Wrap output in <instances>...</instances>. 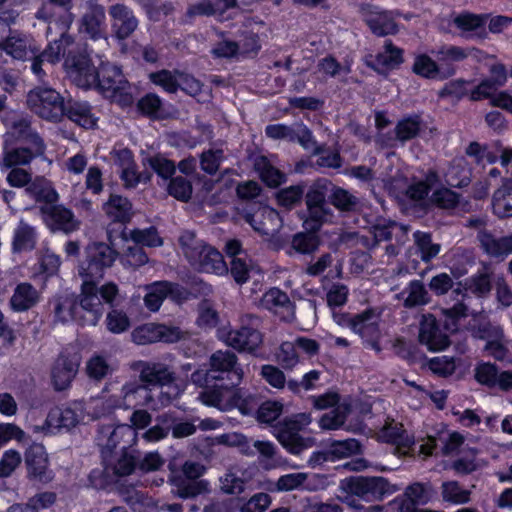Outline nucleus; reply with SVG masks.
I'll return each instance as SVG.
<instances>
[{
	"label": "nucleus",
	"mask_w": 512,
	"mask_h": 512,
	"mask_svg": "<svg viewBox=\"0 0 512 512\" xmlns=\"http://www.w3.org/2000/svg\"><path fill=\"white\" fill-rule=\"evenodd\" d=\"M97 285L83 281L79 295L74 293L56 295L50 301L55 320L72 322L81 327L96 326L102 318L104 306L97 298Z\"/></svg>",
	"instance_id": "f257e3e1"
},
{
	"label": "nucleus",
	"mask_w": 512,
	"mask_h": 512,
	"mask_svg": "<svg viewBox=\"0 0 512 512\" xmlns=\"http://www.w3.org/2000/svg\"><path fill=\"white\" fill-rule=\"evenodd\" d=\"M117 245L111 242H92L85 247L84 258L79 263V275L83 281L97 282L104 277L119 256Z\"/></svg>",
	"instance_id": "f03ea898"
},
{
	"label": "nucleus",
	"mask_w": 512,
	"mask_h": 512,
	"mask_svg": "<svg viewBox=\"0 0 512 512\" xmlns=\"http://www.w3.org/2000/svg\"><path fill=\"white\" fill-rule=\"evenodd\" d=\"M102 210L110 220L107 227V239L112 245H118V241L125 244L129 242L127 224L133 217V204L125 196L110 194L108 200L103 203Z\"/></svg>",
	"instance_id": "7ed1b4c3"
},
{
	"label": "nucleus",
	"mask_w": 512,
	"mask_h": 512,
	"mask_svg": "<svg viewBox=\"0 0 512 512\" xmlns=\"http://www.w3.org/2000/svg\"><path fill=\"white\" fill-rule=\"evenodd\" d=\"M258 316L248 314L242 319L239 328L231 329L226 335V342L238 352H246L254 357L265 359L261 352L264 335L258 329L260 325Z\"/></svg>",
	"instance_id": "20e7f679"
},
{
	"label": "nucleus",
	"mask_w": 512,
	"mask_h": 512,
	"mask_svg": "<svg viewBox=\"0 0 512 512\" xmlns=\"http://www.w3.org/2000/svg\"><path fill=\"white\" fill-rule=\"evenodd\" d=\"M64 97L55 89L48 87H36L27 95L29 109L40 118L59 122L65 114Z\"/></svg>",
	"instance_id": "39448f33"
},
{
	"label": "nucleus",
	"mask_w": 512,
	"mask_h": 512,
	"mask_svg": "<svg viewBox=\"0 0 512 512\" xmlns=\"http://www.w3.org/2000/svg\"><path fill=\"white\" fill-rule=\"evenodd\" d=\"M424 121L419 113L404 115L400 118L394 129L380 133L377 136V144L382 148H396L398 144L405 145L407 142L420 137L423 131Z\"/></svg>",
	"instance_id": "423d86ee"
},
{
	"label": "nucleus",
	"mask_w": 512,
	"mask_h": 512,
	"mask_svg": "<svg viewBox=\"0 0 512 512\" xmlns=\"http://www.w3.org/2000/svg\"><path fill=\"white\" fill-rule=\"evenodd\" d=\"M210 368L205 373L206 380L211 382L228 381L229 385H239L243 378L242 368L238 365V358L232 351L218 350L209 359Z\"/></svg>",
	"instance_id": "0eeeda50"
},
{
	"label": "nucleus",
	"mask_w": 512,
	"mask_h": 512,
	"mask_svg": "<svg viewBox=\"0 0 512 512\" xmlns=\"http://www.w3.org/2000/svg\"><path fill=\"white\" fill-rule=\"evenodd\" d=\"M122 406L125 409L146 407L147 409L157 410L159 406H164L170 403V397L167 396L163 400V392H159V398L156 399L152 388L143 385L137 380L126 382L121 388Z\"/></svg>",
	"instance_id": "6e6552de"
},
{
	"label": "nucleus",
	"mask_w": 512,
	"mask_h": 512,
	"mask_svg": "<svg viewBox=\"0 0 512 512\" xmlns=\"http://www.w3.org/2000/svg\"><path fill=\"white\" fill-rule=\"evenodd\" d=\"M63 66L79 88L90 90L91 84L96 81L97 65L86 51H69Z\"/></svg>",
	"instance_id": "1a4fd4ad"
},
{
	"label": "nucleus",
	"mask_w": 512,
	"mask_h": 512,
	"mask_svg": "<svg viewBox=\"0 0 512 512\" xmlns=\"http://www.w3.org/2000/svg\"><path fill=\"white\" fill-rule=\"evenodd\" d=\"M373 308L351 315L348 312L334 313L333 319L340 326H348L354 333L362 338L378 341L380 326Z\"/></svg>",
	"instance_id": "9d476101"
},
{
	"label": "nucleus",
	"mask_w": 512,
	"mask_h": 512,
	"mask_svg": "<svg viewBox=\"0 0 512 512\" xmlns=\"http://www.w3.org/2000/svg\"><path fill=\"white\" fill-rule=\"evenodd\" d=\"M17 142L18 139L14 135H4L0 155V170L2 172L10 168L29 165L33 159L40 156L32 147L18 146Z\"/></svg>",
	"instance_id": "9b49d317"
},
{
	"label": "nucleus",
	"mask_w": 512,
	"mask_h": 512,
	"mask_svg": "<svg viewBox=\"0 0 512 512\" xmlns=\"http://www.w3.org/2000/svg\"><path fill=\"white\" fill-rule=\"evenodd\" d=\"M358 12L370 31L378 37L395 35L399 31L398 24L389 11H379L371 3H361Z\"/></svg>",
	"instance_id": "f8f14e48"
},
{
	"label": "nucleus",
	"mask_w": 512,
	"mask_h": 512,
	"mask_svg": "<svg viewBox=\"0 0 512 512\" xmlns=\"http://www.w3.org/2000/svg\"><path fill=\"white\" fill-rule=\"evenodd\" d=\"M133 369L139 372V382L148 388H162L176 379L175 373L162 362L139 360L134 362Z\"/></svg>",
	"instance_id": "ddd939ff"
},
{
	"label": "nucleus",
	"mask_w": 512,
	"mask_h": 512,
	"mask_svg": "<svg viewBox=\"0 0 512 512\" xmlns=\"http://www.w3.org/2000/svg\"><path fill=\"white\" fill-rule=\"evenodd\" d=\"M28 478L47 484L54 479V472L49 468V458L43 444L33 443L25 452Z\"/></svg>",
	"instance_id": "4468645a"
},
{
	"label": "nucleus",
	"mask_w": 512,
	"mask_h": 512,
	"mask_svg": "<svg viewBox=\"0 0 512 512\" xmlns=\"http://www.w3.org/2000/svg\"><path fill=\"white\" fill-rule=\"evenodd\" d=\"M112 36L118 41L128 39L138 28L139 21L133 10L125 4L116 3L109 7Z\"/></svg>",
	"instance_id": "2eb2a0df"
},
{
	"label": "nucleus",
	"mask_w": 512,
	"mask_h": 512,
	"mask_svg": "<svg viewBox=\"0 0 512 512\" xmlns=\"http://www.w3.org/2000/svg\"><path fill=\"white\" fill-rule=\"evenodd\" d=\"M40 213L46 226L53 232L71 233L79 228V221L73 211L64 205H43Z\"/></svg>",
	"instance_id": "dca6fc26"
},
{
	"label": "nucleus",
	"mask_w": 512,
	"mask_h": 512,
	"mask_svg": "<svg viewBox=\"0 0 512 512\" xmlns=\"http://www.w3.org/2000/svg\"><path fill=\"white\" fill-rule=\"evenodd\" d=\"M80 365V357L76 353L61 352L51 369V381L56 391L70 387Z\"/></svg>",
	"instance_id": "f3484780"
},
{
	"label": "nucleus",
	"mask_w": 512,
	"mask_h": 512,
	"mask_svg": "<svg viewBox=\"0 0 512 512\" xmlns=\"http://www.w3.org/2000/svg\"><path fill=\"white\" fill-rule=\"evenodd\" d=\"M189 260L193 265H197L201 272L219 276L228 274V266L222 253L207 243L194 248V253Z\"/></svg>",
	"instance_id": "a211bd4d"
},
{
	"label": "nucleus",
	"mask_w": 512,
	"mask_h": 512,
	"mask_svg": "<svg viewBox=\"0 0 512 512\" xmlns=\"http://www.w3.org/2000/svg\"><path fill=\"white\" fill-rule=\"evenodd\" d=\"M418 339L430 352L444 351L451 343L449 336L441 330L436 317L432 314L423 316Z\"/></svg>",
	"instance_id": "6ab92c4d"
},
{
	"label": "nucleus",
	"mask_w": 512,
	"mask_h": 512,
	"mask_svg": "<svg viewBox=\"0 0 512 512\" xmlns=\"http://www.w3.org/2000/svg\"><path fill=\"white\" fill-rule=\"evenodd\" d=\"M101 434L107 436L105 442H102V437L99 438L101 454L104 459L112 456L118 447L121 451L128 450L131 442L136 437V433H133L132 427L129 424H119L113 428H103Z\"/></svg>",
	"instance_id": "aec40b11"
},
{
	"label": "nucleus",
	"mask_w": 512,
	"mask_h": 512,
	"mask_svg": "<svg viewBox=\"0 0 512 512\" xmlns=\"http://www.w3.org/2000/svg\"><path fill=\"white\" fill-rule=\"evenodd\" d=\"M438 498V491L431 482H413L409 484L403 494L398 496L394 503L398 507L425 506Z\"/></svg>",
	"instance_id": "412c9836"
},
{
	"label": "nucleus",
	"mask_w": 512,
	"mask_h": 512,
	"mask_svg": "<svg viewBox=\"0 0 512 512\" xmlns=\"http://www.w3.org/2000/svg\"><path fill=\"white\" fill-rule=\"evenodd\" d=\"M361 453V443L355 438H348L345 440H331L324 449L314 452L312 458L318 463L335 462Z\"/></svg>",
	"instance_id": "4be33fe9"
},
{
	"label": "nucleus",
	"mask_w": 512,
	"mask_h": 512,
	"mask_svg": "<svg viewBox=\"0 0 512 512\" xmlns=\"http://www.w3.org/2000/svg\"><path fill=\"white\" fill-rule=\"evenodd\" d=\"M488 13L476 14L470 11H462L453 19V24L468 39L484 41L488 38L487 22Z\"/></svg>",
	"instance_id": "5701e85b"
},
{
	"label": "nucleus",
	"mask_w": 512,
	"mask_h": 512,
	"mask_svg": "<svg viewBox=\"0 0 512 512\" xmlns=\"http://www.w3.org/2000/svg\"><path fill=\"white\" fill-rule=\"evenodd\" d=\"M328 184L330 183L327 180H318L304 194L309 218L318 226L322 224L327 214L326 194Z\"/></svg>",
	"instance_id": "b1692460"
},
{
	"label": "nucleus",
	"mask_w": 512,
	"mask_h": 512,
	"mask_svg": "<svg viewBox=\"0 0 512 512\" xmlns=\"http://www.w3.org/2000/svg\"><path fill=\"white\" fill-rule=\"evenodd\" d=\"M96 81L91 84L90 90H95L103 97L107 95L118 82H121L126 77L123 74L122 68L113 64L108 60H99L97 65Z\"/></svg>",
	"instance_id": "393cba45"
},
{
	"label": "nucleus",
	"mask_w": 512,
	"mask_h": 512,
	"mask_svg": "<svg viewBox=\"0 0 512 512\" xmlns=\"http://www.w3.org/2000/svg\"><path fill=\"white\" fill-rule=\"evenodd\" d=\"M237 385H229L228 381L212 380L208 382L204 377V388L200 394L203 404L208 407L223 409L229 407L230 395Z\"/></svg>",
	"instance_id": "a878e982"
},
{
	"label": "nucleus",
	"mask_w": 512,
	"mask_h": 512,
	"mask_svg": "<svg viewBox=\"0 0 512 512\" xmlns=\"http://www.w3.org/2000/svg\"><path fill=\"white\" fill-rule=\"evenodd\" d=\"M469 52L467 49L456 45L441 46L437 52V63L440 66V80H446L457 73L455 63L467 59Z\"/></svg>",
	"instance_id": "bb28decb"
},
{
	"label": "nucleus",
	"mask_w": 512,
	"mask_h": 512,
	"mask_svg": "<svg viewBox=\"0 0 512 512\" xmlns=\"http://www.w3.org/2000/svg\"><path fill=\"white\" fill-rule=\"evenodd\" d=\"M166 102L156 93L148 92L136 102V111L139 116L151 121H162L170 118Z\"/></svg>",
	"instance_id": "cd10ccee"
},
{
	"label": "nucleus",
	"mask_w": 512,
	"mask_h": 512,
	"mask_svg": "<svg viewBox=\"0 0 512 512\" xmlns=\"http://www.w3.org/2000/svg\"><path fill=\"white\" fill-rule=\"evenodd\" d=\"M64 117L84 129L95 128L98 121L87 101H77L72 98L66 100Z\"/></svg>",
	"instance_id": "c85d7f7f"
},
{
	"label": "nucleus",
	"mask_w": 512,
	"mask_h": 512,
	"mask_svg": "<svg viewBox=\"0 0 512 512\" xmlns=\"http://www.w3.org/2000/svg\"><path fill=\"white\" fill-rule=\"evenodd\" d=\"M169 483L172 487V493L183 500L192 499L210 491L207 480L186 479L171 474Z\"/></svg>",
	"instance_id": "c756f323"
},
{
	"label": "nucleus",
	"mask_w": 512,
	"mask_h": 512,
	"mask_svg": "<svg viewBox=\"0 0 512 512\" xmlns=\"http://www.w3.org/2000/svg\"><path fill=\"white\" fill-rule=\"evenodd\" d=\"M480 244L488 256L503 261L512 254V233L496 238L492 233L485 232L480 236Z\"/></svg>",
	"instance_id": "7c9ffc66"
},
{
	"label": "nucleus",
	"mask_w": 512,
	"mask_h": 512,
	"mask_svg": "<svg viewBox=\"0 0 512 512\" xmlns=\"http://www.w3.org/2000/svg\"><path fill=\"white\" fill-rule=\"evenodd\" d=\"M40 300L37 289L29 282L16 285L9 304L14 312H26L33 308Z\"/></svg>",
	"instance_id": "2f4dec72"
},
{
	"label": "nucleus",
	"mask_w": 512,
	"mask_h": 512,
	"mask_svg": "<svg viewBox=\"0 0 512 512\" xmlns=\"http://www.w3.org/2000/svg\"><path fill=\"white\" fill-rule=\"evenodd\" d=\"M403 62V49L395 46L391 40H387L384 44V52L376 55L375 62L367 61L366 66L380 74L382 71L378 68V65L386 70H393Z\"/></svg>",
	"instance_id": "473e14b6"
},
{
	"label": "nucleus",
	"mask_w": 512,
	"mask_h": 512,
	"mask_svg": "<svg viewBox=\"0 0 512 512\" xmlns=\"http://www.w3.org/2000/svg\"><path fill=\"white\" fill-rule=\"evenodd\" d=\"M379 436L383 443L399 449H410L415 444L414 435L409 434L402 423L385 424L380 430Z\"/></svg>",
	"instance_id": "72a5a7b5"
},
{
	"label": "nucleus",
	"mask_w": 512,
	"mask_h": 512,
	"mask_svg": "<svg viewBox=\"0 0 512 512\" xmlns=\"http://www.w3.org/2000/svg\"><path fill=\"white\" fill-rule=\"evenodd\" d=\"M105 9L100 4L91 5L81 19V28L92 40H98L103 36L105 24Z\"/></svg>",
	"instance_id": "f704fd0d"
},
{
	"label": "nucleus",
	"mask_w": 512,
	"mask_h": 512,
	"mask_svg": "<svg viewBox=\"0 0 512 512\" xmlns=\"http://www.w3.org/2000/svg\"><path fill=\"white\" fill-rule=\"evenodd\" d=\"M440 183V176L434 169H429L423 179L412 182L406 189L405 195L413 202H424L432 189Z\"/></svg>",
	"instance_id": "c9c22d12"
},
{
	"label": "nucleus",
	"mask_w": 512,
	"mask_h": 512,
	"mask_svg": "<svg viewBox=\"0 0 512 512\" xmlns=\"http://www.w3.org/2000/svg\"><path fill=\"white\" fill-rule=\"evenodd\" d=\"M0 49L12 58L22 61L28 58L29 52L32 54L36 53L31 45H29L27 36L20 33L2 39Z\"/></svg>",
	"instance_id": "e433bc0d"
},
{
	"label": "nucleus",
	"mask_w": 512,
	"mask_h": 512,
	"mask_svg": "<svg viewBox=\"0 0 512 512\" xmlns=\"http://www.w3.org/2000/svg\"><path fill=\"white\" fill-rule=\"evenodd\" d=\"M75 39L67 32L61 33L60 37L48 43L47 47L43 50V55L50 63H57L62 58L65 60L69 51H78L79 49H71L74 45Z\"/></svg>",
	"instance_id": "4c0bfd02"
},
{
	"label": "nucleus",
	"mask_w": 512,
	"mask_h": 512,
	"mask_svg": "<svg viewBox=\"0 0 512 512\" xmlns=\"http://www.w3.org/2000/svg\"><path fill=\"white\" fill-rule=\"evenodd\" d=\"M37 235L34 227L21 222L14 230L12 251L14 253L30 252L36 247Z\"/></svg>",
	"instance_id": "58836bf2"
},
{
	"label": "nucleus",
	"mask_w": 512,
	"mask_h": 512,
	"mask_svg": "<svg viewBox=\"0 0 512 512\" xmlns=\"http://www.w3.org/2000/svg\"><path fill=\"white\" fill-rule=\"evenodd\" d=\"M493 213L499 218L512 217V184L505 179L492 198Z\"/></svg>",
	"instance_id": "ea45409f"
},
{
	"label": "nucleus",
	"mask_w": 512,
	"mask_h": 512,
	"mask_svg": "<svg viewBox=\"0 0 512 512\" xmlns=\"http://www.w3.org/2000/svg\"><path fill=\"white\" fill-rule=\"evenodd\" d=\"M47 422L50 426L70 430L78 424L79 420L74 409L69 406L62 405L49 411Z\"/></svg>",
	"instance_id": "a19ab883"
},
{
	"label": "nucleus",
	"mask_w": 512,
	"mask_h": 512,
	"mask_svg": "<svg viewBox=\"0 0 512 512\" xmlns=\"http://www.w3.org/2000/svg\"><path fill=\"white\" fill-rule=\"evenodd\" d=\"M441 496L445 503L452 505L467 504L471 500V491L464 489L456 480L442 482Z\"/></svg>",
	"instance_id": "79ce46f5"
},
{
	"label": "nucleus",
	"mask_w": 512,
	"mask_h": 512,
	"mask_svg": "<svg viewBox=\"0 0 512 512\" xmlns=\"http://www.w3.org/2000/svg\"><path fill=\"white\" fill-rule=\"evenodd\" d=\"M14 129L18 133V140L21 139L26 143L30 144L33 149L36 150L38 155H43L46 150V145L40 134L31 127V124L27 120H19L15 122Z\"/></svg>",
	"instance_id": "37998d69"
},
{
	"label": "nucleus",
	"mask_w": 512,
	"mask_h": 512,
	"mask_svg": "<svg viewBox=\"0 0 512 512\" xmlns=\"http://www.w3.org/2000/svg\"><path fill=\"white\" fill-rule=\"evenodd\" d=\"M128 237L129 241L141 247L156 248L163 245V238L159 235L155 226L145 229L135 228L130 231L128 230Z\"/></svg>",
	"instance_id": "c03bdc74"
},
{
	"label": "nucleus",
	"mask_w": 512,
	"mask_h": 512,
	"mask_svg": "<svg viewBox=\"0 0 512 512\" xmlns=\"http://www.w3.org/2000/svg\"><path fill=\"white\" fill-rule=\"evenodd\" d=\"M412 72L424 79H439L440 66L428 54L421 53L416 55L412 65Z\"/></svg>",
	"instance_id": "a18cd8bd"
},
{
	"label": "nucleus",
	"mask_w": 512,
	"mask_h": 512,
	"mask_svg": "<svg viewBox=\"0 0 512 512\" xmlns=\"http://www.w3.org/2000/svg\"><path fill=\"white\" fill-rule=\"evenodd\" d=\"M408 289V296L405 298L403 303L405 308L412 309L421 307L431 302V296L422 281H410Z\"/></svg>",
	"instance_id": "49530a36"
},
{
	"label": "nucleus",
	"mask_w": 512,
	"mask_h": 512,
	"mask_svg": "<svg viewBox=\"0 0 512 512\" xmlns=\"http://www.w3.org/2000/svg\"><path fill=\"white\" fill-rule=\"evenodd\" d=\"M465 289L478 297L486 296L492 290V273L487 270L478 271L466 279Z\"/></svg>",
	"instance_id": "de8ad7c7"
},
{
	"label": "nucleus",
	"mask_w": 512,
	"mask_h": 512,
	"mask_svg": "<svg viewBox=\"0 0 512 512\" xmlns=\"http://www.w3.org/2000/svg\"><path fill=\"white\" fill-rule=\"evenodd\" d=\"M261 304L265 309L273 312L292 307V302L287 293L277 287L270 288L263 294Z\"/></svg>",
	"instance_id": "09e8293b"
},
{
	"label": "nucleus",
	"mask_w": 512,
	"mask_h": 512,
	"mask_svg": "<svg viewBox=\"0 0 512 512\" xmlns=\"http://www.w3.org/2000/svg\"><path fill=\"white\" fill-rule=\"evenodd\" d=\"M105 98H109L112 102L118 105L121 109H127L134 105L135 98L132 93L131 84L125 78L118 85L115 86Z\"/></svg>",
	"instance_id": "8fccbe9b"
},
{
	"label": "nucleus",
	"mask_w": 512,
	"mask_h": 512,
	"mask_svg": "<svg viewBox=\"0 0 512 512\" xmlns=\"http://www.w3.org/2000/svg\"><path fill=\"white\" fill-rule=\"evenodd\" d=\"M320 245V238L314 232H298L291 241V248L298 254H312Z\"/></svg>",
	"instance_id": "3c124183"
},
{
	"label": "nucleus",
	"mask_w": 512,
	"mask_h": 512,
	"mask_svg": "<svg viewBox=\"0 0 512 512\" xmlns=\"http://www.w3.org/2000/svg\"><path fill=\"white\" fill-rule=\"evenodd\" d=\"M305 185L299 183L283 188L278 191L276 200L279 206L286 209H292L302 202L305 194Z\"/></svg>",
	"instance_id": "603ef678"
},
{
	"label": "nucleus",
	"mask_w": 512,
	"mask_h": 512,
	"mask_svg": "<svg viewBox=\"0 0 512 512\" xmlns=\"http://www.w3.org/2000/svg\"><path fill=\"white\" fill-rule=\"evenodd\" d=\"M415 245L423 262H430L440 252V245L432 242L430 233L416 231L414 233Z\"/></svg>",
	"instance_id": "864d4df0"
},
{
	"label": "nucleus",
	"mask_w": 512,
	"mask_h": 512,
	"mask_svg": "<svg viewBox=\"0 0 512 512\" xmlns=\"http://www.w3.org/2000/svg\"><path fill=\"white\" fill-rule=\"evenodd\" d=\"M278 214L275 210L271 209L268 211V215L265 216L264 213H246L244 215V219L246 223H248L252 229L257 232L259 235L264 237H270L277 231L276 227H268L266 220H272L273 217H277Z\"/></svg>",
	"instance_id": "5fc2aeb1"
},
{
	"label": "nucleus",
	"mask_w": 512,
	"mask_h": 512,
	"mask_svg": "<svg viewBox=\"0 0 512 512\" xmlns=\"http://www.w3.org/2000/svg\"><path fill=\"white\" fill-rule=\"evenodd\" d=\"M328 201L336 209L343 212L355 210L358 204L356 196L351 194L348 190L337 186L333 187L330 195L328 196Z\"/></svg>",
	"instance_id": "6e6d98bb"
},
{
	"label": "nucleus",
	"mask_w": 512,
	"mask_h": 512,
	"mask_svg": "<svg viewBox=\"0 0 512 512\" xmlns=\"http://www.w3.org/2000/svg\"><path fill=\"white\" fill-rule=\"evenodd\" d=\"M143 163L149 165V167L164 180H170L176 172L175 162L165 158L160 153L147 157Z\"/></svg>",
	"instance_id": "4d7b16f0"
},
{
	"label": "nucleus",
	"mask_w": 512,
	"mask_h": 512,
	"mask_svg": "<svg viewBox=\"0 0 512 512\" xmlns=\"http://www.w3.org/2000/svg\"><path fill=\"white\" fill-rule=\"evenodd\" d=\"M444 328L451 332L459 330L460 321L468 316V306L463 301L456 302L452 307L444 309Z\"/></svg>",
	"instance_id": "13d9d810"
},
{
	"label": "nucleus",
	"mask_w": 512,
	"mask_h": 512,
	"mask_svg": "<svg viewBox=\"0 0 512 512\" xmlns=\"http://www.w3.org/2000/svg\"><path fill=\"white\" fill-rule=\"evenodd\" d=\"M170 196L181 202H188L193 193L192 183L183 176L172 177L167 186Z\"/></svg>",
	"instance_id": "bf43d9fd"
},
{
	"label": "nucleus",
	"mask_w": 512,
	"mask_h": 512,
	"mask_svg": "<svg viewBox=\"0 0 512 512\" xmlns=\"http://www.w3.org/2000/svg\"><path fill=\"white\" fill-rule=\"evenodd\" d=\"M429 200L437 208L454 209L459 204L460 195L450 188L440 187L433 191Z\"/></svg>",
	"instance_id": "052dcab7"
},
{
	"label": "nucleus",
	"mask_w": 512,
	"mask_h": 512,
	"mask_svg": "<svg viewBox=\"0 0 512 512\" xmlns=\"http://www.w3.org/2000/svg\"><path fill=\"white\" fill-rule=\"evenodd\" d=\"M87 480L90 487L96 490H107L116 483L117 478L112 470L110 471L109 467L105 466L104 469H92Z\"/></svg>",
	"instance_id": "680f3d73"
},
{
	"label": "nucleus",
	"mask_w": 512,
	"mask_h": 512,
	"mask_svg": "<svg viewBox=\"0 0 512 512\" xmlns=\"http://www.w3.org/2000/svg\"><path fill=\"white\" fill-rule=\"evenodd\" d=\"M163 280L155 281L147 286V293L144 296L145 307L151 312H157L164 300L167 298Z\"/></svg>",
	"instance_id": "e2e57ef3"
},
{
	"label": "nucleus",
	"mask_w": 512,
	"mask_h": 512,
	"mask_svg": "<svg viewBox=\"0 0 512 512\" xmlns=\"http://www.w3.org/2000/svg\"><path fill=\"white\" fill-rule=\"evenodd\" d=\"M276 361L285 370H292L299 363V355L293 342L284 341L280 344Z\"/></svg>",
	"instance_id": "0e129e2a"
},
{
	"label": "nucleus",
	"mask_w": 512,
	"mask_h": 512,
	"mask_svg": "<svg viewBox=\"0 0 512 512\" xmlns=\"http://www.w3.org/2000/svg\"><path fill=\"white\" fill-rule=\"evenodd\" d=\"M149 80L157 86L163 88L164 91L174 94L180 89L179 82L172 71L161 69L149 74Z\"/></svg>",
	"instance_id": "69168bd1"
},
{
	"label": "nucleus",
	"mask_w": 512,
	"mask_h": 512,
	"mask_svg": "<svg viewBox=\"0 0 512 512\" xmlns=\"http://www.w3.org/2000/svg\"><path fill=\"white\" fill-rule=\"evenodd\" d=\"M86 373L90 379L101 381L111 373V368L105 357L95 354L87 361Z\"/></svg>",
	"instance_id": "338daca9"
},
{
	"label": "nucleus",
	"mask_w": 512,
	"mask_h": 512,
	"mask_svg": "<svg viewBox=\"0 0 512 512\" xmlns=\"http://www.w3.org/2000/svg\"><path fill=\"white\" fill-rule=\"evenodd\" d=\"M106 328L113 334H121L130 328V319L127 314L118 309H111L106 316Z\"/></svg>",
	"instance_id": "774afa93"
}]
</instances>
